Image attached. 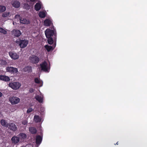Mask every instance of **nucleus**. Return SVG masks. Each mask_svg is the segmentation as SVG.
Masks as SVG:
<instances>
[{"mask_svg": "<svg viewBox=\"0 0 147 147\" xmlns=\"http://www.w3.org/2000/svg\"><path fill=\"white\" fill-rule=\"evenodd\" d=\"M16 42L19 45L20 48H23L26 47L28 44V41L25 39L21 40L18 39L16 41Z\"/></svg>", "mask_w": 147, "mask_h": 147, "instance_id": "f257e3e1", "label": "nucleus"}, {"mask_svg": "<svg viewBox=\"0 0 147 147\" xmlns=\"http://www.w3.org/2000/svg\"><path fill=\"white\" fill-rule=\"evenodd\" d=\"M40 66L41 70L45 72H48V70L50 69V66H48V64L45 61L41 63Z\"/></svg>", "mask_w": 147, "mask_h": 147, "instance_id": "f03ea898", "label": "nucleus"}, {"mask_svg": "<svg viewBox=\"0 0 147 147\" xmlns=\"http://www.w3.org/2000/svg\"><path fill=\"white\" fill-rule=\"evenodd\" d=\"M30 62L33 64H36L38 63L40 59L38 57L35 55H32L30 57Z\"/></svg>", "mask_w": 147, "mask_h": 147, "instance_id": "7ed1b4c3", "label": "nucleus"}, {"mask_svg": "<svg viewBox=\"0 0 147 147\" xmlns=\"http://www.w3.org/2000/svg\"><path fill=\"white\" fill-rule=\"evenodd\" d=\"M9 86L13 90L18 89L21 86V84L18 82H13L9 83Z\"/></svg>", "mask_w": 147, "mask_h": 147, "instance_id": "20e7f679", "label": "nucleus"}, {"mask_svg": "<svg viewBox=\"0 0 147 147\" xmlns=\"http://www.w3.org/2000/svg\"><path fill=\"white\" fill-rule=\"evenodd\" d=\"M9 101L12 105H15L19 102L20 99L17 97L13 96L9 98Z\"/></svg>", "mask_w": 147, "mask_h": 147, "instance_id": "39448f33", "label": "nucleus"}, {"mask_svg": "<svg viewBox=\"0 0 147 147\" xmlns=\"http://www.w3.org/2000/svg\"><path fill=\"white\" fill-rule=\"evenodd\" d=\"M45 34L47 38L51 37L54 34L55 36H56V33H54V31L49 29H47L45 31Z\"/></svg>", "mask_w": 147, "mask_h": 147, "instance_id": "423d86ee", "label": "nucleus"}, {"mask_svg": "<svg viewBox=\"0 0 147 147\" xmlns=\"http://www.w3.org/2000/svg\"><path fill=\"white\" fill-rule=\"evenodd\" d=\"M6 69L7 72L13 74H16L18 72L17 68L13 67H7Z\"/></svg>", "mask_w": 147, "mask_h": 147, "instance_id": "0eeeda50", "label": "nucleus"}, {"mask_svg": "<svg viewBox=\"0 0 147 147\" xmlns=\"http://www.w3.org/2000/svg\"><path fill=\"white\" fill-rule=\"evenodd\" d=\"M9 53L10 57L13 59L16 60L19 58V55L15 52H9Z\"/></svg>", "mask_w": 147, "mask_h": 147, "instance_id": "6e6552de", "label": "nucleus"}, {"mask_svg": "<svg viewBox=\"0 0 147 147\" xmlns=\"http://www.w3.org/2000/svg\"><path fill=\"white\" fill-rule=\"evenodd\" d=\"M7 127L9 129L13 131H15L17 129L16 125L13 123H10L8 124V127Z\"/></svg>", "mask_w": 147, "mask_h": 147, "instance_id": "1a4fd4ad", "label": "nucleus"}, {"mask_svg": "<svg viewBox=\"0 0 147 147\" xmlns=\"http://www.w3.org/2000/svg\"><path fill=\"white\" fill-rule=\"evenodd\" d=\"M12 34L16 37H18L20 36L21 33L20 30L14 29L12 31Z\"/></svg>", "mask_w": 147, "mask_h": 147, "instance_id": "9d476101", "label": "nucleus"}, {"mask_svg": "<svg viewBox=\"0 0 147 147\" xmlns=\"http://www.w3.org/2000/svg\"><path fill=\"white\" fill-rule=\"evenodd\" d=\"M20 138L18 136H14L11 139L12 142L15 144L18 143L20 141Z\"/></svg>", "mask_w": 147, "mask_h": 147, "instance_id": "9b49d317", "label": "nucleus"}, {"mask_svg": "<svg viewBox=\"0 0 147 147\" xmlns=\"http://www.w3.org/2000/svg\"><path fill=\"white\" fill-rule=\"evenodd\" d=\"M42 138L40 135L36 136V143L37 144L40 145L42 141Z\"/></svg>", "mask_w": 147, "mask_h": 147, "instance_id": "f8f14e48", "label": "nucleus"}, {"mask_svg": "<svg viewBox=\"0 0 147 147\" xmlns=\"http://www.w3.org/2000/svg\"><path fill=\"white\" fill-rule=\"evenodd\" d=\"M55 46L56 45H55L53 46L46 45H45V47L48 52H50L53 50L55 47Z\"/></svg>", "mask_w": 147, "mask_h": 147, "instance_id": "ddd939ff", "label": "nucleus"}, {"mask_svg": "<svg viewBox=\"0 0 147 147\" xmlns=\"http://www.w3.org/2000/svg\"><path fill=\"white\" fill-rule=\"evenodd\" d=\"M24 71L25 72H31L32 71V67L31 66L27 65L25 67L24 69Z\"/></svg>", "mask_w": 147, "mask_h": 147, "instance_id": "4468645a", "label": "nucleus"}, {"mask_svg": "<svg viewBox=\"0 0 147 147\" xmlns=\"http://www.w3.org/2000/svg\"><path fill=\"white\" fill-rule=\"evenodd\" d=\"M18 136L20 138V139L21 140L25 139L27 137L26 134L23 132L20 133Z\"/></svg>", "mask_w": 147, "mask_h": 147, "instance_id": "2eb2a0df", "label": "nucleus"}, {"mask_svg": "<svg viewBox=\"0 0 147 147\" xmlns=\"http://www.w3.org/2000/svg\"><path fill=\"white\" fill-rule=\"evenodd\" d=\"M0 80L7 82L10 80V79L8 76L4 75H0Z\"/></svg>", "mask_w": 147, "mask_h": 147, "instance_id": "dca6fc26", "label": "nucleus"}, {"mask_svg": "<svg viewBox=\"0 0 147 147\" xmlns=\"http://www.w3.org/2000/svg\"><path fill=\"white\" fill-rule=\"evenodd\" d=\"M11 3L12 6L15 8H18L20 5V3L17 1H13Z\"/></svg>", "mask_w": 147, "mask_h": 147, "instance_id": "f3484780", "label": "nucleus"}, {"mask_svg": "<svg viewBox=\"0 0 147 147\" xmlns=\"http://www.w3.org/2000/svg\"><path fill=\"white\" fill-rule=\"evenodd\" d=\"M29 131L32 134H35L37 132V130L34 127H29Z\"/></svg>", "mask_w": 147, "mask_h": 147, "instance_id": "a211bd4d", "label": "nucleus"}, {"mask_svg": "<svg viewBox=\"0 0 147 147\" xmlns=\"http://www.w3.org/2000/svg\"><path fill=\"white\" fill-rule=\"evenodd\" d=\"M20 22L21 23L26 24H28L30 23V21L27 20L25 18H22L20 19Z\"/></svg>", "mask_w": 147, "mask_h": 147, "instance_id": "6ab92c4d", "label": "nucleus"}, {"mask_svg": "<svg viewBox=\"0 0 147 147\" xmlns=\"http://www.w3.org/2000/svg\"><path fill=\"white\" fill-rule=\"evenodd\" d=\"M34 121L36 123L40 122L41 121V119L39 116L35 115L34 117Z\"/></svg>", "mask_w": 147, "mask_h": 147, "instance_id": "aec40b11", "label": "nucleus"}, {"mask_svg": "<svg viewBox=\"0 0 147 147\" xmlns=\"http://www.w3.org/2000/svg\"><path fill=\"white\" fill-rule=\"evenodd\" d=\"M44 24L46 26H49L51 25V22L49 19H47L44 21Z\"/></svg>", "mask_w": 147, "mask_h": 147, "instance_id": "412c9836", "label": "nucleus"}, {"mask_svg": "<svg viewBox=\"0 0 147 147\" xmlns=\"http://www.w3.org/2000/svg\"><path fill=\"white\" fill-rule=\"evenodd\" d=\"M41 8V5L39 3H37L34 6V9L36 11L39 10Z\"/></svg>", "mask_w": 147, "mask_h": 147, "instance_id": "4be33fe9", "label": "nucleus"}, {"mask_svg": "<svg viewBox=\"0 0 147 147\" xmlns=\"http://www.w3.org/2000/svg\"><path fill=\"white\" fill-rule=\"evenodd\" d=\"M35 98L40 103H42L43 102V98L39 95L35 96Z\"/></svg>", "mask_w": 147, "mask_h": 147, "instance_id": "5701e85b", "label": "nucleus"}, {"mask_svg": "<svg viewBox=\"0 0 147 147\" xmlns=\"http://www.w3.org/2000/svg\"><path fill=\"white\" fill-rule=\"evenodd\" d=\"M38 16L40 18H44L46 16V13L43 11H40L38 13Z\"/></svg>", "mask_w": 147, "mask_h": 147, "instance_id": "b1692460", "label": "nucleus"}, {"mask_svg": "<svg viewBox=\"0 0 147 147\" xmlns=\"http://www.w3.org/2000/svg\"><path fill=\"white\" fill-rule=\"evenodd\" d=\"M1 123L2 125L6 127H8V124H7L6 121L4 119H2L1 121Z\"/></svg>", "mask_w": 147, "mask_h": 147, "instance_id": "393cba45", "label": "nucleus"}, {"mask_svg": "<svg viewBox=\"0 0 147 147\" xmlns=\"http://www.w3.org/2000/svg\"><path fill=\"white\" fill-rule=\"evenodd\" d=\"M7 64V62L3 60H0V65L4 66L5 65H6Z\"/></svg>", "mask_w": 147, "mask_h": 147, "instance_id": "a878e982", "label": "nucleus"}, {"mask_svg": "<svg viewBox=\"0 0 147 147\" xmlns=\"http://www.w3.org/2000/svg\"><path fill=\"white\" fill-rule=\"evenodd\" d=\"M48 38L47 41L48 44L52 45L53 42V40L52 37L47 38Z\"/></svg>", "mask_w": 147, "mask_h": 147, "instance_id": "bb28decb", "label": "nucleus"}, {"mask_svg": "<svg viewBox=\"0 0 147 147\" xmlns=\"http://www.w3.org/2000/svg\"><path fill=\"white\" fill-rule=\"evenodd\" d=\"M0 32L4 34H6L7 33V32L6 30L1 27H0Z\"/></svg>", "mask_w": 147, "mask_h": 147, "instance_id": "cd10ccee", "label": "nucleus"}, {"mask_svg": "<svg viewBox=\"0 0 147 147\" xmlns=\"http://www.w3.org/2000/svg\"><path fill=\"white\" fill-rule=\"evenodd\" d=\"M6 10V7L0 5V13Z\"/></svg>", "mask_w": 147, "mask_h": 147, "instance_id": "c85d7f7f", "label": "nucleus"}, {"mask_svg": "<svg viewBox=\"0 0 147 147\" xmlns=\"http://www.w3.org/2000/svg\"><path fill=\"white\" fill-rule=\"evenodd\" d=\"M9 13H4L2 15V16L3 17H6L8 16L9 15Z\"/></svg>", "mask_w": 147, "mask_h": 147, "instance_id": "c756f323", "label": "nucleus"}, {"mask_svg": "<svg viewBox=\"0 0 147 147\" xmlns=\"http://www.w3.org/2000/svg\"><path fill=\"white\" fill-rule=\"evenodd\" d=\"M34 82H35L36 84H39L40 83L39 80L37 78H35Z\"/></svg>", "mask_w": 147, "mask_h": 147, "instance_id": "7c9ffc66", "label": "nucleus"}, {"mask_svg": "<svg viewBox=\"0 0 147 147\" xmlns=\"http://www.w3.org/2000/svg\"><path fill=\"white\" fill-rule=\"evenodd\" d=\"M28 121L26 120H23L22 122V123L24 125H26Z\"/></svg>", "mask_w": 147, "mask_h": 147, "instance_id": "2f4dec72", "label": "nucleus"}, {"mask_svg": "<svg viewBox=\"0 0 147 147\" xmlns=\"http://www.w3.org/2000/svg\"><path fill=\"white\" fill-rule=\"evenodd\" d=\"M24 7L26 9H28L30 8V6L28 3H26L24 4Z\"/></svg>", "mask_w": 147, "mask_h": 147, "instance_id": "473e14b6", "label": "nucleus"}, {"mask_svg": "<svg viewBox=\"0 0 147 147\" xmlns=\"http://www.w3.org/2000/svg\"><path fill=\"white\" fill-rule=\"evenodd\" d=\"M32 109L31 108H29L28 109L27 111V113H29L32 112Z\"/></svg>", "mask_w": 147, "mask_h": 147, "instance_id": "72a5a7b5", "label": "nucleus"}, {"mask_svg": "<svg viewBox=\"0 0 147 147\" xmlns=\"http://www.w3.org/2000/svg\"><path fill=\"white\" fill-rule=\"evenodd\" d=\"M15 18H18L20 20V19L21 18V17H20V16L19 15H15Z\"/></svg>", "mask_w": 147, "mask_h": 147, "instance_id": "f704fd0d", "label": "nucleus"}, {"mask_svg": "<svg viewBox=\"0 0 147 147\" xmlns=\"http://www.w3.org/2000/svg\"><path fill=\"white\" fill-rule=\"evenodd\" d=\"M34 91V90L32 88H30L29 90L30 92V93H32Z\"/></svg>", "mask_w": 147, "mask_h": 147, "instance_id": "c9c22d12", "label": "nucleus"}, {"mask_svg": "<svg viewBox=\"0 0 147 147\" xmlns=\"http://www.w3.org/2000/svg\"><path fill=\"white\" fill-rule=\"evenodd\" d=\"M2 93L1 92H0V97H1L2 96Z\"/></svg>", "mask_w": 147, "mask_h": 147, "instance_id": "e433bc0d", "label": "nucleus"}, {"mask_svg": "<svg viewBox=\"0 0 147 147\" xmlns=\"http://www.w3.org/2000/svg\"><path fill=\"white\" fill-rule=\"evenodd\" d=\"M30 1L32 2H34L36 0H30Z\"/></svg>", "mask_w": 147, "mask_h": 147, "instance_id": "4c0bfd02", "label": "nucleus"}, {"mask_svg": "<svg viewBox=\"0 0 147 147\" xmlns=\"http://www.w3.org/2000/svg\"><path fill=\"white\" fill-rule=\"evenodd\" d=\"M116 144L117 145H118L119 144V143H118V142H117V143H116Z\"/></svg>", "mask_w": 147, "mask_h": 147, "instance_id": "58836bf2", "label": "nucleus"}, {"mask_svg": "<svg viewBox=\"0 0 147 147\" xmlns=\"http://www.w3.org/2000/svg\"><path fill=\"white\" fill-rule=\"evenodd\" d=\"M35 147H38V146H35Z\"/></svg>", "mask_w": 147, "mask_h": 147, "instance_id": "ea45409f", "label": "nucleus"}]
</instances>
